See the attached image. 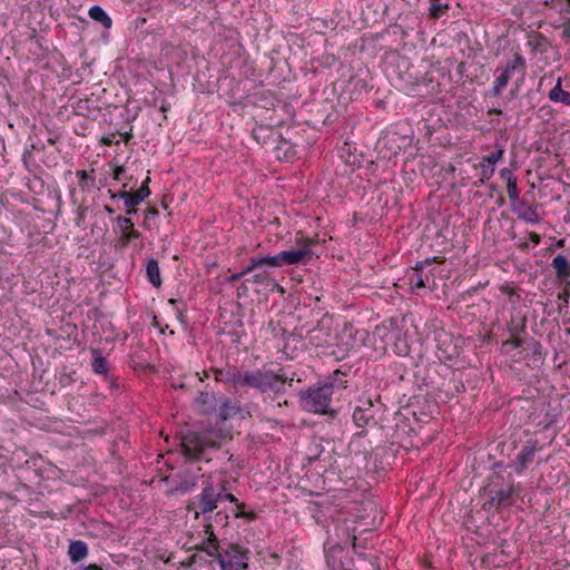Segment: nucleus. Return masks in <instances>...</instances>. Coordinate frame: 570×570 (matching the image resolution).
Masks as SVG:
<instances>
[{"label":"nucleus","instance_id":"35","mask_svg":"<svg viewBox=\"0 0 570 570\" xmlns=\"http://www.w3.org/2000/svg\"><path fill=\"white\" fill-rule=\"evenodd\" d=\"M197 558H198V554H196V553L190 556L186 561L183 562V566H185V567L193 566L194 563H196Z\"/></svg>","mask_w":570,"mask_h":570},{"label":"nucleus","instance_id":"11","mask_svg":"<svg viewBox=\"0 0 570 570\" xmlns=\"http://www.w3.org/2000/svg\"><path fill=\"white\" fill-rule=\"evenodd\" d=\"M204 532L207 534V538L203 540L202 544H197L195 548L219 561L223 549H220L218 538L214 533L212 523L205 524Z\"/></svg>","mask_w":570,"mask_h":570},{"label":"nucleus","instance_id":"17","mask_svg":"<svg viewBox=\"0 0 570 570\" xmlns=\"http://www.w3.org/2000/svg\"><path fill=\"white\" fill-rule=\"evenodd\" d=\"M68 556L73 563H77L88 556V546L81 541H72L69 544Z\"/></svg>","mask_w":570,"mask_h":570},{"label":"nucleus","instance_id":"32","mask_svg":"<svg viewBox=\"0 0 570 570\" xmlns=\"http://www.w3.org/2000/svg\"><path fill=\"white\" fill-rule=\"evenodd\" d=\"M389 333H387V327L382 325V326H376L374 332H373V335L374 336H380V337H384L386 336Z\"/></svg>","mask_w":570,"mask_h":570},{"label":"nucleus","instance_id":"7","mask_svg":"<svg viewBox=\"0 0 570 570\" xmlns=\"http://www.w3.org/2000/svg\"><path fill=\"white\" fill-rule=\"evenodd\" d=\"M525 68V61L520 55H515L514 58L501 69L500 76L495 79L492 88V96L498 97L501 91L507 87L509 80L515 71H523Z\"/></svg>","mask_w":570,"mask_h":570},{"label":"nucleus","instance_id":"39","mask_svg":"<svg viewBox=\"0 0 570 570\" xmlns=\"http://www.w3.org/2000/svg\"><path fill=\"white\" fill-rule=\"evenodd\" d=\"M432 17L436 18L439 17V7L433 4L430 9Z\"/></svg>","mask_w":570,"mask_h":570},{"label":"nucleus","instance_id":"13","mask_svg":"<svg viewBox=\"0 0 570 570\" xmlns=\"http://www.w3.org/2000/svg\"><path fill=\"white\" fill-rule=\"evenodd\" d=\"M116 220L121 230V237L118 240V245L121 248L127 247L132 239L140 237V233L134 228V223L130 218L118 216Z\"/></svg>","mask_w":570,"mask_h":570},{"label":"nucleus","instance_id":"26","mask_svg":"<svg viewBox=\"0 0 570 570\" xmlns=\"http://www.w3.org/2000/svg\"><path fill=\"white\" fill-rule=\"evenodd\" d=\"M567 1L570 4V0ZM558 28L561 29V38L570 42V18L566 19Z\"/></svg>","mask_w":570,"mask_h":570},{"label":"nucleus","instance_id":"43","mask_svg":"<svg viewBox=\"0 0 570 570\" xmlns=\"http://www.w3.org/2000/svg\"><path fill=\"white\" fill-rule=\"evenodd\" d=\"M261 279H262V276H261V275H258V274H257V275H255V276H254V282H255V283H259V282H261Z\"/></svg>","mask_w":570,"mask_h":570},{"label":"nucleus","instance_id":"21","mask_svg":"<svg viewBox=\"0 0 570 570\" xmlns=\"http://www.w3.org/2000/svg\"><path fill=\"white\" fill-rule=\"evenodd\" d=\"M88 13L92 20L100 22L105 28L109 29L111 27V18L100 6L91 7Z\"/></svg>","mask_w":570,"mask_h":570},{"label":"nucleus","instance_id":"41","mask_svg":"<svg viewBox=\"0 0 570 570\" xmlns=\"http://www.w3.org/2000/svg\"><path fill=\"white\" fill-rule=\"evenodd\" d=\"M78 176H80L82 179L88 178V174H87L85 170L79 171V173H78Z\"/></svg>","mask_w":570,"mask_h":570},{"label":"nucleus","instance_id":"23","mask_svg":"<svg viewBox=\"0 0 570 570\" xmlns=\"http://www.w3.org/2000/svg\"><path fill=\"white\" fill-rule=\"evenodd\" d=\"M479 167L481 169V178H480L481 183L489 180L493 176L494 170H495V167L484 164L483 161H481L479 164Z\"/></svg>","mask_w":570,"mask_h":570},{"label":"nucleus","instance_id":"20","mask_svg":"<svg viewBox=\"0 0 570 570\" xmlns=\"http://www.w3.org/2000/svg\"><path fill=\"white\" fill-rule=\"evenodd\" d=\"M92 362L91 366L95 373L97 374H107L109 371V364L107 360L101 355L99 350H92Z\"/></svg>","mask_w":570,"mask_h":570},{"label":"nucleus","instance_id":"37","mask_svg":"<svg viewBox=\"0 0 570 570\" xmlns=\"http://www.w3.org/2000/svg\"><path fill=\"white\" fill-rule=\"evenodd\" d=\"M81 570H102V568L96 563L83 567Z\"/></svg>","mask_w":570,"mask_h":570},{"label":"nucleus","instance_id":"36","mask_svg":"<svg viewBox=\"0 0 570 570\" xmlns=\"http://www.w3.org/2000/svg\"><path fill=\"white\" fill-rule=\"evenodd\" d=\"M529 238L530 240L534 244V245H539L540 242H541V237L540 235H538L537 233L534 232H531L530 235H529Z\"/></svg>","mask_w":570,"mask_h":570},{"label":"nucleus","instance_id":"18","mask_svg":"<svg viewBox=\"0 0 570 570\" xmlns=\"http://www.w3.org/2000/svg\"><path fill=\"white\" fill-rule=\"evenodd\" d=\"M552 268L558 278H566L570 276V264L566 256L558 255L552 259Z\"/></svg>","mask_w":570,"mask_h":570},{"label":"nucleus","instance_id":"34","mask_svg":"<svg viewBox=\"0 0 570 570\" xmlns=\"http://www.w3.org/2000/svg\"><path fill=\"white\" fill-rule=\"evenodd\" d=\"M125 171V168L124 166H118L115 168L114 170V178L116 180H120L121 179V174Z\"/></svg>","mask_w":570,"mask_h":570},{"label":"nucleus","instance_id":"16","mask_svg":"<svg viewBox=\"0 0 570 570\" xmlns=\"http://www.w3.org/2000/svg\"><path fill=\"white\" fill-rule=\"evenodd\" d=\"M425 265H429V262H419L414 267V272L410 275L409 282L412 289L423 288L429 281V276H424L421 271Z\"/></svg>","mask_w":570,"mask_h":570},{"label":"nucleus","instance_id":"19","mask_svg":"<svg viewBox=\"0 0 570 570\" xmlns=\"http://www.w3.org/2000/svg\"><path fill=\"white\" fill-rule=\"evenodd\" d=\"M549 99L553 102H562L570 107V94L561 88V79L559 78L557 85L550 90Z\"/></svg>","mask_w":570,"mask_h":570},{"label":"nucleus","instance_id":"28","mask_svg":"<svg viewBox=\"0 0 570 570\" xmlns=\"http://www.w3.org/2000/svg\"><path fill=\"white\" fill-rule=\"evenodd\" d=\"M507 190H508V196L511 200L514 202V200L519 199V189L517 186V180L507 184Z\"/></svg>","mask_w":570,"mask_h":570},{"label":"nucleus","instance_id":"8","mask_svg":"<svg viewBox=\"0 0 570 570\" xmlns=\"http://www.w3.org/2000/svg\"><path fill=\"white\" fill-rule=\"evenodd\" d=\"M298 244V248L283 250L279 253L282 266L296 265L311 259L313 255V252L311 250V246L313 244L312 239L303 238Z\"/></svg>","mask_w":570,"mask_h":570},{"label":"nucleus","instance_id":"27","mask_svg":"<svg viewBox=\"0 0 570 570\" xmlns=\"http://www.w3.org/2000/svg\"><path fill=\"white\" fill-rule=\"evenodd\" d=\"M236 407L230 405L229 402H224L222 407H220V416L226 420L228 419L230 415L235 414L236 413Z\"/></svg>","mask_w":570,"mask_h":570},{"label":"nucleus","instance_id":"4","mask_svg":"<svg viewBox=\"0 0 570 570\" xmlns=\"http://www.w3.org/2000/svg\"><path fill=\"white\" fill-rule=\"evenodd\" d=\"M217 446L218 443L209 431L188 432L181 436V453L189 460H200L208 449Z\"/></svg>","mask_w":570,"mask_h":570},{"label":"nucleus","instance_id":"45","mask_svg":"<svg viewBox=\"0 0 570 570\" xmlns=\"http://www.w3.org/2000/svg\"><path fill=\"white\" fill-rule=\"evenodd\" d=\"M154 321H155V324H156L157 326H159V324H158V322H157V317H154Z\"/></svg>","mask_w":570,"mask_h":570},{"label":"nucleus","instance_id":"46","mask_svg":"<svg viewBox=\"0 0 570 570\" xmlns=\"http://www.w3.org/2000/svg\"><path fill=\"white\" fill-rule=\"evenodd\" d=\"M3 459V456L0 454V461Z\"/></svg>","mask_w":570,"mask_h":570},{"label":"nucleus","instance_id":"31","mask_svg":"<svg viewBox=\"0 0 570 570\" xmlns=\"http://www.w3.org/2000/svg\"><path fill=\"white\" fill-rule=\"evenodd\" d=\"M234 517L235 518H247L249 520H253L256 518V514L254 512L246 513L244 511V508H237L236 511L234 512Z\"/></svg>","mask_w":570,"mask_h":570},{"label":"nucleus","instance_id":"40","mask_svg":"<svg viewBox=\"0 0 570 570\" xmlns=\"http://www.w3.org/2000/svg\"><path fill=\"white\" fill-rule=\"evenodd\" d=\"M156 215H158V210L156 208H149L146 214V218H149L150 216H156Z\"/></svg>","mask_w":570,"mask_h":570},{"label":"nucleus","instance_id":"42","mask_svg":"<svg viewBox=\"0 0 570 570\" xmlns=\"http://www.w3.org/2000/svg\"><path fill=\"white\" fill-rule=\"evenodd\" d=\"M315 334H316V330L311 331V333H309V340L311 341L315 340Z\"/></svg>","mask_w":570,"mask_h":570},{"label":"nucleus","instance_id":"14","mask_svg":"<svg viewBox=\"0 0 570 570\" xmlns=\"http://www.w3.org/2000/svg\"><path fill=\"white\" fill-rule=\"evenodd\" d=\"M263 266L282 267L279 253L274 256L252 258L249 264L246 266V272H253L254 269Z\"/></svg>","mask_w":570,"mask_h":570},{"label":"nucleus","instance_id":"30","mask_svg":"<svg viewBox=\"0 0 570 570\" xmlns=\"http://www.w3.org/2000/svg\"><path fill=\"white\" fill-rule=\"evenodd\" d=\"M228 500L232 503H235L237 508H245L244 503L238 502L237 498L229 493L227 490L224 491L222 500Z\"/></svg>","mask_w":570,"mask_h":570},{"label":"nucleus","instance_id":"15","mask_svg":"<svg viewBox=\"0 0 570 570\" xmlns=\"http://www.w3.org/2000/svg\"><path fill=\"white\" fill-rule=\"evenodd\" d=\"M518 217L528 223H538L540 220L537 209L525 202H520L514 208Z\"/></svg>","mask_w":570,"mask_h":570},{"label":"nucleus","instance_id":"1","mask_svg":"<svg viewBox=\"0 0 570 570\" xmlns=\"http://www.w3.org/2000/svg\"><path fill=\"white\" fill-rule=\"evenodd\" d=\"M216 380L237 387L254 389L261 393H279L284 391L287 377L272 370L258 368L244 371L228 367L216 371Z\"/></svg>","mask_w":570,"mask_h":570},{"label":"nucleus","instance_id":"29","mask_svg":"<svg viewBox=\"0 0 570 570\" xmlns=\"http://www.w3.org/2000/svg\"><path fill=\"white\" fill-rule=\"evenodd\" d=\"M500 176L503 180L507 181V184L512 183L517 180L515 176L513 175L512 170L509 168H503L500 170Z\"/></svg>","mask_w":570,"mask_h":570},{"label":"nucleus","instance_id":"6","mask_svg":"<svg viewBox=\"0 0 570 570\" xmlns=\"http://www.w3.org/2000/svg\"><path fill=\"white\" fill-rule=\"evenodd\" d=\"M248 549L229 543L218 561L220 570H248Z\"/></svg>","mask_w":570,"mask_h":570},{"label":"nucleus","instance_id":"24","mask_svg":"<svg viewBox=\"0 0 570 570\" xmlns=\"http://www.w3.org/2000/svg\"><path fill=\"white\" fill-rule=\"evenodd\" d=\"M502 156H503V150L498 149L495 151H492L488 156H485L482 161L484 164L495 167L497 163H499L502 159Z\"/></svg>","mask_w":570,"mask_h":570},{"label":"nucleus","instance_id":"38","mask_svg":"<svg viewBox=\"0 0 570 570\" xmlns=\"http://www.w3.org/2000/svg\"><path fill=\"white\" fill-rule=\"evenodd\" d=\"M507 343L511 344L514 348H517L521 345V341L519 338H513L511 341H508Z\"/></svg>","mask_w":570,"mask_h":570},{"label":"nucleus","instance_id":"10","mask_svg":"<svg viewBox=\"0 0 570 570\" xmlns=\"http://www.w3.org/2000/svg\"><path fill=\"white\" fill-rule=\"evenodd\" d=\"M537 441L525 442L520 452L517 454L515 460L511 464L517 473L523 472L529 464L533 461L535 452L539 450Z\"/></svg>","mask_w":570,"mask_h":570},{"label":"nucleus","instance_id":"2","mask_svg":"<svg viewBox=\"0 0 570 570\" xmlns=\"http://www.w3.org/2000/svg\"><path fill=\"white\" fill-rule=\"evenodd\" d=\"M226 485H228L227 481H222L218 485H215L210 479L203 482L200 493L187 505V510L194 513V519H198L200 514L212 513L217 508L218 501L222 500L223 493L226 491Z\"/></svg>","mask_w":570,"mask_h":570},{"label":"nucleus","instance_id":"5","mask_svg":"<svg viewBox=\"0 0 570 570\" xmlns=\"http://www.w3.org/2000/svg\"><path fill=\"white\" fill-rule=\"evenodd\" d=\"M334 385L332 383L309 389L302 396L303 407L314 413H330Z\"/></svg>","mask_w":570,"mask_h":570},{"label":"nucleus","instance_id":"44","mask_svg":"<svg viewBox=\"0 0 570 570\" xmlns=\"http://www.w3.org/2000/svg\"><path fill=\"white\" fill-rule=\"evenodd\" d=\"M105 209H106V212H107L108 214H112V213H114V210H112L109 206H106V207H105Z\"/></svg>","mask_w":570,"mask_h":570},{"label":"nucleus","instance_id":"9","mask_svg":"<svg viewBox=\"0 0 570 570\" xmlns=\"http://www.w3.org/2000/svg\"><path fill=\"white\" fill-rule=\"evenodd\" d=\"M149 183H150V178L147 177L137 191L130 193V191L122 190V191H119L118 194H114L111 196V198L112 199H115V198L124 199L125 205L127 206L126 214L132 215L137 212V209L135 207L137 205H139L141 202H144L150 195V189L148 186Z\"/></svg>","mask_w":570,"mask_h":570},{"label":"nucleus","instance_id":"3","mask_svg":"<svg viewBox=\"0 0 570 570\" xmlns=\"http://www.w3.org/2000/svg\"><path fill=\"white\" fill-rule=\"evenodd\" d=\"M520 494V490L513 483H504L495 476L484 489L485 501L483 507L488 510H499L513 504L515 498Z\"/></svg>","mask_w":570,"mask_h":570},{"label":"nucleus","instance_id":"25","mask_svg":"<svg viewBox=\"0 0 570 570\" xmlns=\"http://www.w3.org/2000/svg\"><path fill=\"white\" fill-rule=\"evenodd\" d=\"M212 399L213 396L208 392H199L197 403L203 406V411L207 412L212 409Z\"/></svg>","mask_w":570,"mask_h":570},{"label":"nucleus","instance_id":"22","mask_svg":"<svg viewBox=\"0 0 570 570\" xmlns=\"http://www.w3.org/2000/svg\"><path fill=\"white\" fill-rule=\"evenodd\" d=\"M146 273H147L149 282L153 285L159 286L161 284L159 266H158V262L156 259H154V258L148 259L147 265H146Z\"/></svg>","mask_w":570,"mask_h":570},{"label":"nucleus","instance_id":"12","mask_svg":"<svg viewBox=\"0 0 570 570\" xmlns=\"http://www.w3.org/2000/svg\"><path fill=\"white\" fill-rule=\"evenodd\" d=\"M366 407L357 406L353 412V422L354 424L361 429V431L356 432L357 436H365V426L370 425L371 422H374V414L372 410L371 402L365 403Z\"/></svg>","mask_w":570,"mask_h":570},{"label":"nucleus","instance_id":"33","mask_svg":"<svg viewBox=\"0 0 570 570\" xmlns=\"http://www.w3.org/2000/svg\"><path fill=\"white\" fill-rule=\"evenodd\" d=\"M248 273L249 272H246V267H245V268H243L242 272L230 275L228 278V282L234 283V282L240 279L243 276L247 275Z\"/></svg>","mask_w":570,"mask_h":570}]
</instances>
